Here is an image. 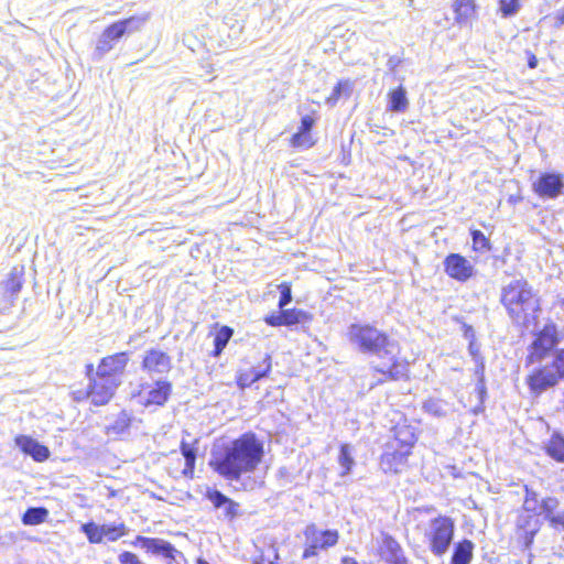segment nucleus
<instances>
[{
	"instance_id": "f257e3e1",
	"label": "nucleus",
	"mask_w": 564,
	"mask_h": 564,
	"mask_svg": "<svg viewBox=\"0 0 564 564\" xmlns=\"http://www.w3.org/2000/svg\"><path fill=\"white\" fill-rule=\"evenodd\" d=\"M264 444L253 432H246L212 452L209 467L228 481H239L262 463Z\"/></svg>"
},
{
	"instance_id": "f03ea898",
	"label": "nucleus",
	"mask_w": 564,
	"mask_h": 564,
	"mask_svg": "<svg viewBox=\"0 0 564 564\" xmlns=\"http://www.w3.org/2000/svg\"><path fill=\"white\" fill-rule=\"evenodd\" d=\"M499 302L516 327L528 329L539 323L542 300L528 279L521 276L505 284Z\"/></svg>"
},
{
	"instance_id": "7ed1b4c3",
	"label": "nucleus",
	"mask_w": 564,
	"mask_h": 564,
	"mask_svg": "<svg viewBox=\"0 0 564 564\" xmlns=\"http://www.w3.org/2000/svg\"><path fill=\"white\" fill-rule=\"evenodd\" d=\"M420 438V430L402 417L390 429V436L379 456V467L386 475H399L410 467V459Z\"/></svg>"
},
{
	"instance_id": "20e7f679",
	"label": "nucleus",
	"mask_w": 564,
	"mask_h": 564,
	"mask_svg": "<svg viewBox=\"0 0 564 564\" xmlns=\"http://www.w3.org/2000/svg\"><path fill=\"white\" fill-rule=\"evenodd\" d=\"M85 376L88 379V387L70 392L72 399L78 403L89 400L95 406L107 405L113 399L117 389L121 384V380L119 379L99 377L94 372L93 364L85 366Z\"/></svg>"
},
{
	"instance_id": "39448f33",
	"label": "nucleus",
	"mask_w": 564,
	"mask_h": 564,
	"mask_svg": "<svg viewBox=\"0 0 564 564\" xmlns=\"http://www.w3.org/2000/svg\"><path fill=\"white\" fill-rule=\"evenodd\" d=\"M349 340L365 354L377 355L379 358L389 355V347H393L390 336L378 329L375 325L368 323H354L349 326Z\"/></svg>"
},
{
	"instance_id": "423d86ee",
	"label": "nucleus",
	"mask_w": 564,
	"mask_h": 564,
	"mask_svg": "<svg viewBox=\"0 0 564 564\" xmlns=\"http://www.w3.org/2000/svg\"><path fill=\"white\" fill-rule=\"evenodd\" d=\"M429 551L441 557L449 550L455 535V520L445 514H437L429 520L422 531Z\"/></svg>"
},
{
	"instance_id": "0eeeda50",
	"label": "nucleus",
	"mask_w": 564,
	"mask_h": 564,
	"mask_svg": "<svg viewBox=\"0 0 564 564\" xmlns=\"http://www.w3.org/2000/svg\"><path fill=\"white\" fill-rule=\"evenodd\" d=\"M564 335L553 321L546 322L539 330L533 334L532 341L528 346L525 365L538 364L551 354H553Z\"/></svg>"
},
{
	"instance_id": "6e6552de",
	"label": "nucleus",
	"mask_w": 564,
	"mask_h": 564,
	"mask_svg": "<svg viewBox=\"0 0 564 564\" xmlns=\"http://www.w3.org/2000/svg\"><path fill=\"white\" fill-rule=\"evenodd\" d=\"M523 501L521 506V513L530 514L533 518L543 517L555 530H558V524L553 522L556 519L555 510L558 508L560 501L556 497L547 496L541 498L539 492L528 485L523 486Z\"/></svg>"
},
{
	"instance_id": "1a4fd4ad",
	"label": "nucleus",
	"mask_w": 564,
	"mask_h": 564,
	"mask_svg": "<svg viewBox=\"0 0 564 564\" xmlns=\"http://www.w3.org/2000/svg\"><path fill=\"white\" fill-rule=\"evenodd\" d=\"M149 14H142V15H131L118 21H115L107 25L98 41L97 50L100 53H106L110 51L115 43L118 42L121 37L124 35L139 31L148 20Z\"/></svg>"
},
{
	"instance_id": "9d476101",
	"label": "nucleus",
	"mask_w": 564,
	"mask_h": 564,
	"mask_svg": "<svg viewBox=\"0 0 564 564\" xmlns=\"http://www.w3.org/2000/svg\"><path fill=\"white\" fill-rule=\"evenodd\" d=\"M303 535L305 539L302 552L303 560L317 556L321 551L337 545L339 541V531L337 529L322 530L315 523H308L303 530Z\"/></svg>"
},
{
	"instance_id": "9b49d317",
	"label": "nucleus",
	"mask_w": 564,
	"mask_h": 564,
	"mask_svg": "<svg viewBox=\"0 0 564 564\" xmlns=\"http://www.w3.org/2000/svg\"><path fill=\"white\" fill-rule=\"evenodd\" d=\"M380 362L371 367L375 373L381 375L380 383L386 381L408 380L410 378V364L406 358L400 357L399 354H392L390 349L389 355H384Z\"/></svg>"
},
{
	"instance_id": "f8f14e48",
	"label": "nucleus",
	"mask_w": 564,
	"mask_h": 564,
	"mask_svg": "<svg viewBox=\"0 0 564 564\" xmlns=\"http://www.w3.org/2000/svg\"><path fill=\"white\" fill-rule=\"evenodd\" d=\"M180 451L183 456V463L180 457L171 458L166 466V471L170 476L175 479L186 478L188 480L194 479L195 466L197 458V448L194 444L186 441H182L180 444Z\"/></svg>"
},
{
	"instance_id": "ddd939ff",
	"label": "nucleus",
	"mask_w": 564,
	"mask_h": 564,
	"mask_svg": "<svg viewBox=\"0 0 564 564\" xmlns=\"http://www.w3.org/2000/svg\"><path fill=\"white\" fill-rule=\"evenodd\" d=\"M443 270L447 278L462 284L477 275V270L470 260L458 252H451L445 256Z\"/></svg>"
},
{
	"instance_id": "4468645a",
	"label": "nucleus",
	"mask_w": 564,
	"mask_h": 564,
	"mask_svg": "<svg viewBox=\"0 0 564 564\" xmlns=\"http://www.w3.org/2000/svg\"><path fill=\"white\" fill-rule=\"evenodd\" d=\"M80 531L91 544L104 542H116L127 534V527L123 522L97 524L93 521L82 524Z\"/></svg>"
},
{
	"instance_id": "2eb2a0df",
	"label": "nucleus",
	"mask_w": 564,
	"mask_h": 564,
	"mask_svg": "<svg viewBox=\"0 0 564 564\" xmlns=\"http://www.w3.org/2000/svg\"><path fill=\"white\" fill-rule=\"evenodd\" d=\"M532 192L541 199H556L564 193V175L542 172L531 184Z\"/></svg>"
},
{
	"instance_id": "dca6fc26",
	"label": "nucleus",
	"mask_w": 564,
	"mask_h": 564,
	"mask_svg": "<svg viewBox=\"0 0 564 564\" xmlns=\"http://www.w3.org/2000/svg\"><path fill=\"white\" fill-rule=\"evenodd\" d=\"M132 545H139L148 553L163 556L169 564H180V560H184L183 553L171 542L163 539L137 535Z\"/></svg>"
},
{
	"instance_id": "f3484780",
	"label": "nucleus",
	"mask_w": 564,
	"mask_h": 564,
	"mask_svg": "<svg viewBox=\"0 0 564 564\" xmlns=\"http://www.w3.org/2000/svg\"><path fill=\"white\" fill-rule=\"evenodd\" d=\"M542 522L530 514L520 513L517 518L513 531V540L522 550H530L534 539L541 530Z\"/></svg>"
},
{
	"instance_id": "a211bd4d",
	"label": "nucleus",
	"mask_w": 564,
	"mask_h": 564,
	"mask_svg": "<svg viewBox=\"0 0 564 564\" xmlns=\"http://www.w3.org/2000/svg\"><path fill=\"white\" fill-rule=\"evenodd\" d=\"M130 360V354L128 351H119L102 357L94 372L101 378L119 379L124 375Z\"/></svg>"
},
{
	"instance_id": "6ab92c4d",
	"label": "nucleus",
	"mask_w": 564,
	"mask_h": 564,
	"mask_svg": "<svg viewBox=\"0 0 564 564\" xmlns=\"http://www.w3.org/2000/svg\"><path fill=\"white\" fill-rule=\"evenodd\" d=\"M560 380V375L549 365H544L530 371L525 378V383L533 394L539 395L545 390L555 387Z\"/></svg>"
},
{
	"instance_id": "aec40b11",
	"label": "nucleus",
	"mask_w": 564,
	"mask_h": 564,
	"mask_svg": "<svg viewBox=\"0 0 564 564\" xmlns=\"http://www.w3.org/2000/svg\"><path fill=\"white\" fill-rule=\"evenodd\" d=\"M313 321V315L301 308H282L279 313H271L263 317V322L271 327L293 326L307 324Z\"/></svg>"
},
{
	"instance_id": "412c9836",
	"label": "nucleus",
	"mask_w": 564,
	"mask_h": 564,
	"mask_svg": "<svg viewBox=\"0 0 564 564\" xmlns=\"http://www.w3.org/2000/svg\"><path fill=\"white\" fill-rule=\"evenodd\" d=\"M272 371V357L270 354H265L262 360L257 366L248 368H241L238 370L236 376V384L240 389L251 387L257 381L269 377Z\"/></svg>"
},
{
	"instance_id": "4be33fe9",
	"label": "nucleus",
	"mask_w": 564,
	"mask_h": 564,
	"mask_svg": "<svg viewBox=\"0 0 564 564\" xmlns=\"http://www.w3.org/2000/svg\"><path fill=\"white\" fill-rule=\"evenodd\" d=\"M317 121L316 112L305 115L301 118L297 131L289 139V144L293 149H310L316 144V139L312 134V130Z\"/></svg>"
},
{
	"instance_id": "5701e85b",
	"label": "nucleus",
	"mask_w": 564,
	"mask_h": 564,
	"mask_svg": "<svg viewBox=\"0 0 564 564\" xmlns=\"http://www.w3.org/2000/svg\"><path fill=\"white\" fill-rule=\"evenodd\" d=\"M141 368L150 375L166 373L172 368L171 357L165 351L151 348L145 351L141 361Z\"/></svg>"
},
{
	"instance_id": "b1692460",
	"label": "nucleus",
	"mask_w": 564,
	"mask_h": 564,
	"mask_svg": "<svg viewBox=\"0 0 564 564\" xmlns=\"http://www.w3.org/2000/svg\"><path fill=\"white\" fill-rule=\"evenodd\" d=\"M205 497L215 509L224 508V517L228 521H234L242 514L239 502L217 489H208Z\"/></svg>"
},
{
	"instance_id": "393cba45",
	"label": "nucleus",
	"mask_w": 564,
	"mask_h": 564,
	"mask_svg": "<svg viewBox=\"0 0 564 564\" xmlns=\"http://www.w3.org/2000/svg\"><path fill=\"white\" fill-rule=\"evenodd\" d=\"M451 8L454 22L458 26L471 24L478 19L479 6L477 0H453Z\"/></svg>"
},
{
	"instance_id": "a878e982",
	"label": "nucleus",
	"mask_w": 564,
	"mask_h": 564,
	"mask_svg": "<svg viewBox=\"0 0 564 564\" xmlns=\"http://www.w3.org/2000/svg\"><path fill=\"white\" fill-rule=\"evenodd\" d=\"M14 442L21 452L30 455L35 462L42 463L50 457L48 447L40 444L36 440L29 435H17Z\"/></svg>"
},
{
	"instance_id": "bb28decb",
	"label": "nucleus",
	"mask_w": 564,
	"mask_h": 564,
	"mask_svg": "<svg viewBox=\"0 0 564 564\" xmlns=\"http://www.w3.org/2000/svg\"><path fill=\"white\" fill-rule=\"evenodd\" d=\"M172 393V383L166 380H158L153 383L148 391V398L143 402L145 406H162L164 405Z\"/></svg>"
},
{
	"instance_id": "cd10ccee",
	"label": "nucleus",
	"mask_w": 564,
	"mask_h": 564,
	"mask_svg": "<svg viewBox=\"0 0 564 564\" xmlns=\"http://www.w3.org/2000/svg\"><path fill=\"white\" fill-rule=\"evenodd\" d=\"M379 554L381 556H389L387 558L388 562L393 564H406L408 561L405 556L402 554V547L400 543L390 534H382L381 546L379 549Z\"/></svg>"
},
{
	"instance_id": "c85d7f7f",
	"label": "nucleus",
	"mask_w": 564,
	"mask_h": 564,
	"mask_svg": "<svg viewBox=\"0 0 564 564\" xmlns=\"http://www.w3.org/2000/svg\"><path fill=\"white\" fill-rule=\"evenodd\" d=\"M475 545L468 539H462L454 544L451 564H470L474 558Z\"/></svg>"
},
{
	"instance_id": "c756f323",
	"label": "nucleus",
	"mask_w": 564,
	"mask_h": 564,
	"mask_svg": "<svg viewBox=\"0 0 564 564\" xmlns=\"http://www.w3.org/2000/svg\"><path fill=\"white\" fill-rule=\"evenodd\" d=\"M544 453L556 463L564 464V435L554 432L544 444Z\"/></svg>"
},
{
	"instance_id": "7c9ffc66",
	"label": "nucleus",
	"mask_w": 564,
	"mask_h": 564,
	"mask_svg": "<svg viewBox=\"0 0 564 564\" xmlns=\"http://www.w3.org/2000/svg\"><path fill=\"white\" fill-rule=\"evenodd\" d=\"M388 97V110L391 112H404L409 107V100L406 97V89L399 85L392 88L387 94Z\"/></svg>"
},
{
	"instance_id": "2f4dec72",
	"label": "nucleus",
	"mask_w": 564,
	"mask_h": 564,
	"mask_svg": "<svg viewBox=\"0 0 564 564\" xmlns=\"http://www.w3.org/2000/svg\"><path fill=\"white\" fill-rule=\"evenodd\" d=\"M232 336L234 329L230 326L223 325L218 327L214 334V348L210 351V356H220Z\"/></svg>"
},
{
	"instance_id": "473e14b6",
	"label": "nucleus",
	"mask_w": 564,
	"mask_h": 564,
	"mask_svg": "<svg viewBox=\"0 0 564 564\" xmlns=\"http://www.w3.org/2000/svg\"><path fill=\"white\" fill-rule=\"evenodd\" d=\"M48 510L44 507H31L22 514V523L25 525H37L47 520Z\"/></svg>"
},
{
	"instance_id": "72a5a7b5",
	"label": "nucleus",
	"mask_w": 564,
	"mask_h": 564,
	"mask_svg": "<svg viewBox=\"0 0 564 564\" xmlns=\"http://www.w3.org/2000/svg\"><path fill=\"white\" fill-rule=\"evenodd\" d=\"M23 285V272L13 269L3 281L4 292L10 296H17Z\"/></svg>"
},
{
	"instance_id": "f704fd0d",
	"label": "nucleus",
	"mask_w": 564,
	"mask_h": 564,
	"mask_svg": "<svg viewBox=\"0 0 564 564\" xmlns=\"http://www.w3.org/2000/svg\"><path fill=\"white\" fill-rule=\"evenodd\" d=\"M469 232L471 236V249L474 252H487L491 250V242L481 230L471 228Z\"/></svg>"
},
{
	"instance_id": "c9c22d12",
	"label": "nucleus",
	"mask_w": 564,
	"mask_h": 564,
	"mask_svg": "<svg viewBox=\"0 0 564 564\" xmlns=\"http://www.w3.org/2000/svg\"><path fill=\"white\" fill-rule=\"evenodd\" d=\"M131 424H132L131 414L123 410L117 415L116 420L108 427V431L112 432L115 434H122L130 429Z\"/></svg>"
},
{
	"instance_id": "e433bc0d",
	"label": "nucleus",
	"mask_w": 564,
	"mask_h": 564,
	"mask_svg": "<svg viewBox=\"0 0 564 564\" xmlns=\"http://www.w3.org/2000/svg\"><path fill=\"white\" fill-rule=\"evenodd\" d=\"M338 464L343 468L341 476H346L351 471L355 462L348 444H341L339 446Z\"/></svg>"
},
{
	"instance_id": "4c0bfd02",
	"label": "nucleus",
	"mask_w": 564,
	"mask_h": 564,
	"mask_svg": "<svg viewBox=\"0 0 564 564\" xmlns=\"http://www.w3.org/2000/svg\"><path fill=\"white\" fill-rule=\"evenodd\" d=\"M351 89V83L349 80H339L333 88L329 96L326 98V101L329 105H335L341 97V93L345 90L347 94Z\"/></svg>"
},
{
	"instance_id": "58836bf2",
	"label": "nucleus",
	"mask_w": 564,
	"mask_h": 564,
	"mask_svg": "<svg viewBox=\"0 0 564 564\" xmlns=\"http://www.w3.org/2000/svg\"><path fill=\"white\" fill-rule=\"evenodd\" d=\"M498 4L503 18L514 15L521 8L520 0H498Z\"/></svg>"
},
{
	"instance_id": "ea45409f",
	"label": "nucleus",
	"mask_w": 564,
	"mask_h": 564,
	"mask_svg": "<svg viewBox=\"0 0 564 564\" xmlns=\"http://www.w3.org/2000/svg\"><path fill=\"white\" fill-rule=\"evenodd\" d=\"M280 291V297L278 301V307L280 310L284 308L292 302V285L291 282H282L278 285Z\"/></svg>"
},
{
	"instance_id": "a19ab883",
	"label": "nucleus",
	"mask_w": 564,
	"mask_h": 564,
	"mask_svg": "<svg viewBox=\"0 0 564 564\" xmlns=\"http://www.w3.org/2000/svg\"><path fill=\"white\" fill-rule=\"evenodd\" d=\"M550 367L560 375V379L564 378V347L553 352Z\"/></svg>"
},
{
	"instance_id": "79ce46f5",
	"label": "nucleus",
	"mask_w": 564,
	"mask_h": 564,
	"mask_svg": "<svg viewBox=\"0 0 564 564\" xmlns=\"http://www.w3.org/2000/svg\"><path fill=\"white\" fill-rule=\"evenodd\" d=\"M279 555L275 550L261 551L253 561V564H279Z\"/></svg>"
},
{
	"instance_id": "37998d69",
	"label": "nucleus",
	"mask_w": 564,
	"mask_h": 564,
	"mask_svg": "<svg viewBox=\"0 0 564 564\" xmlns=\"http://www.w3.org/2000/svg\"><path fill=\"white\" fill-rule=\"evenodd\" d=\"M118 561L120 564H145L143 563L139 556L130 551H123L119 554Z\"/></svg>"
},
{
	"instance_id": "c03bdc74",
	"label": "nucleus",
	"mask_w": 564,
	"mask_h": 564,
	"mask_svg": "<svg viewBox=\"0 0 564 564\" xmlns=\"http://www.w3.org/2000/svg\"><path fill=\"white\" fill-rule=\"evenodd\" d=\"M468 351H469L470 356L476 361H481V356H480V352H479L478 345L476 344V339L469 341V344H468Z\"/></svg>"
},
{
	"instance_id": "a18cd8bd",
	"label": "nucleus",
	"mask_w": 564,
	"mask_h": 564,
	"mask_svg": "<svg viewBox=\"0 0 564 564\" xmlns=\"http://www.w3.org/2000/svg\"><path fill=\"white\" fill-rule=\"evenodd\" d=\"M463 329H464L465 337L468 338L469 341L475 340V332H474L473 326L464 325Z\"/></svg>"
},
{
	"instance_id": "49530a36",
	"label": "nucleus",
	"mask_w": 564,
	"mask_h": 564,
	"mask_svg": "<svg viewBox=\"0 0 564 564\" xmlns=\"http://www.w3.org/2000/svg\"><path fill=\"white\" fill-rule=\"evenodd\" d=\"M527 56H528V66L530 68H535L538 65V58H536L535 54L532 52H527Z\"/></svg>"
},
{
	"instance_id": "de8ad7c7",
	"label": "nucleus",
	"mask_w": 564,
	"mask_h": 564,
	"mask_svg": "<svg viewBox=\"0 0 564 564\" xmlns=\"http://www.w3.org/2000/svg\"><path fill=\"white\" fill-rule=\"evenodd\" d=\"M553 522L555 524H558V530L564 531V511L561 513H557L556 519H553Z\"/></svg>"
},
{
	"instance_id": "09e8293b",
	"label": "nucleus",
	"mask_w": 564,
	"mask_h": 564,
	"mask_svg": "<svg viewBox=\"0 0 564 564\" xmlns=\"http://www.w3.org/2000/svg\"><path fill=\"white\" fill-rule=\"evenodd\" d=\"M341 563L343 564H360L356 558H354L351 556H344L341 558Z\"/></svg>"
},
{
	"instance_id": "8fccbe9b",
	"label": "nucleus",
	"mask_w": 564,
	"mask_h": 564,
	"mask_svg": "<svg viewBox=\"0 0 564 564\" xmlns=\"http://www.w3.org/2000/svg\"><path fill=\"white\" fill-rule=\"evenodd\" d=\"M558 24H564V10L556 17Z\"/></svg>"
},
{
	"instance_id": "3c124183",
	"label": "nucleus",
	"mask_w": 564,
	"mask_h": 564,
	"mask_svg": "<svg viewBox=\"0 0 564 564\" xmlns=\"http://www.w3.org/2000/svg\"><path fill=\"white\" fill-rule=\"evenodd\" d=\"M197 564H209V563L204 560H199Z\"/></svg>"
},
{
	"instance_id": "603ef678",
	"label": "nucleus",
	"mask_w": 564,
	"mask_h": 564,
	"mask_svg": "<svg viewBox=\"0 0 564 564\" xmlns=\"http://www.w3.org/2000/svg\"><path fill=\"white\" fill-rule=\"evenodd\" d=\"M423 510H424L425 512H430V511L432 510V508L426 507V508H424Z\"/></svg>"
},
{
	"instance_id": "864d4df0",
	"label": "nucleus",
	"mask_w": 564,
	"mask_h": 564,
	"mask_svg": "<svg viewBox=\"0 0 564 564\" xmlns=\"http://www.w3.org/2000/svg\"><path fill=\"white\" fill-rule=\"evenodd\" d=\"M509 202H513V203H516V202H517V199H516V198L510 197V198H509Z\"/></svg>"
},
{
	"instance_id": "5fc2aeb1",
	"label": "nucleus",
	"mask_w": 564,
	"mask_h": 564,
	"mask_svg": "<svg viewBox=\"0 0 564 564\" xmlns=\"http://www.w3.org/2000/svg\"><path fill=\"white\" fill-rule=\"evenodd\" d=\"M562 305H564V300L562 301Z\"/></svg>"
}]
</instances>
